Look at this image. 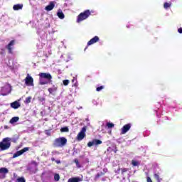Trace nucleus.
Returning <instances> with one entry per match:
<instances>
[{
	"mask_svg": "<svg viewBox=\"0 0 182 182\" xmlns=\"http://www.w3.org/2000/svg\"><path fill=\"white\" fill-rule=\"evenodd\" d=\"M107 127L108 129H113V127H114V124H113L112 122H107Z\"/></svg>",
	"mask_w": 182,
	"mask_h": 182,
	"instance_id": "obj_22",
	"label": "nucleus"
},
{
	"mask_svg": "<svg viewBox=\"0 0 182 182\" xmlns=\"http://www.w3.org/2000/svg\"><path fill=\"white\" fill-rule=\"evenodd\" d=\"M68 144V139L65 137L60 136L55 139L53 141V147H65Z\"/></svg>",
	"mask_w": 182,
	"mask_h": 182,
	"instance_id": "obj_2",
	"label": "nucleus"
},
{
	"mask_svg": "<svg viewBox=\"0 0 182 182\" xmlns=\"http://www.w3.org/2000/svg\"><path fill=\"white\" fill-rule=\"evenodd\" d=\"M93 140V141H94V145H95V146H99V144H102V141L101 140H100V139H92Z\"/></svg>",
	"mask_w": 182,
	"mask_h": 182,
	"instance_id": "obj_19",
	"label": "nucleus"
},
{
	"mask_svg": "<svg viewBox=\"0 0 182 182\" xmlns=\"http://www.w3.org/2000/svg\"><path fill=\"white\" fill-rule=\"evenodd\" d=\"M53 8H55V3H53V1H51L49 3V5L46 6L45 9L46 11H52V9H53Z\"/></svg>",
	"mask_w": 182,
	"mask_h": 182,
	"instance_id": "obj_15",
	"label": "nucleus"
},
{
	"mask_svg": "<svg viewBox=\"0 0 182 182\" xmlns=\"http://www.w3.org/2000/svg\"><path fill=\"white\" fill-rule=\"evenodd\" d=\"M5 53V49L2 48L0 51V55H4Z\"/></svg>",
	"mask_w": 182,
	"mask_h": 182,
	"instance_id": "obj_36",
	"label": "nucleus"
},
{
	"mask_svg": "<svg viewBox=\"0 0 182 182\" xmlns=\"http://www.w3.org/2000/svg\"><path fill=\"white\" fill-rule=\"evenodd\" d=\"M121 171H122L121 174H124V173H127V171H129V168H122Z\"/></svg>",
	"mask_w": 182,
	"mask_h": 182,
	"instance_id": "obj_30",
	"label": "nucleus"
},
{
	"mask_svg": "<svg viewBox=\"0 0 182 182\" xmlns=\"http://www.w3.org/2000/svg\"><path fill=\"white\" fill-rule=\"evenodd\" d=\"M74 163H75V164H76L77 168H80L81 166H80V164L79 163V159H75L74 160Z\"/></svg>",
	"mask_w": 182,
	"mask_h": 182,
	"instance_id": "obj_25",
	"label": "nucleus"
},
{
	"mask_svg": "<svg viewBox=\"0 0 182 182\" xmlns=\"http://www.w3.org/2000/svg\"><path fill=\"white\" fill-rule=\"evenodd\" d=\"M61 133H65L69 132V128L68 127H65L60 129Z\"/></svg>",
	"mask_w": 182,
	"mask_h": 182,
	"instance_id": "obj_23",
	"label": "nucleus"
},
{
	"mask_svg": "<svg viewBox=\"0 0 182 182\" xmlns=\"http://www.w3.org/2000/svg\"><path fill=\"white\" fill-rule=\"evenodd\" d=\"M24 81L26 86H33V78L29 75L24 79Z\"/></svg>",
	"mask_w": 182,
	"mask_h": 182,
	"instance_id": "obj_7",
	"label": "nucleus"
},
{
	"mask_svg": "<svg viewBox=\"0 0 182 182\" xmlns=\"http://www.w3.org/2000/svg\"><path fill=\"white\" fill-rule=\"evenodd\" d=\"M178 31L179 33H182V28H179L178 29Z\"/></svg>",
	"mask_w": 182,
	"mask_h": 182,
	"instance_id": "obj_38",
	"label": "nucleus"
},
{
	"mask_svg": "<svg viewBox=\"0 0 182 182\" xmlns=\"http://www.w3.org/2000/svg\"><path fill=\"white\" fill-rule=\"evenodd\" d=\"M31 100H32V97H28L26 98L24 103H26V105H28V103H31Z\"/></svg>",
	"mask_w": 182,
	"mask_h": 182,
	"instance_id": "obj_21",
	"label": "nucleus"
},
{
	"mask_svg": "<svg viewBox=\"0 0 182 182\" xmlns=\"http://www.w3.org/2000/svg\"><path fill=\"white\" fill-rule=\"evenodd\" d=\"M10 106L12 109H19L21 107V103L18 101H14L10 104Z\"/></svg>",
	"mask_w": 182,
	"mask_h": 182,
	"instance_id": "obj_13",
	"label": "nucleus"
},
{
	"mask_svg": "<svg viewBox=\"0 0 182 182\" xmlns=\"http://www.w3.org/2000/svg\"><path fill=\"white\" fill-rule=\"evenodd\" d=\"M54 180L55 181H59V180H60V176H59V174L56 173L54 175Z\"/></svg>",
	"mask_w": 182,
	"mask_h": 182,
	"instance_id": "obj_28",
	"label": "nucleus"
},
{
	"mask_svg": "<svg viewBox=\"0 0 182 182\" xmlns=\"http://www.w3.org/2000/svg\"><path fill=\"white\" fill-rule=\"evenodd\" d=\"M8 173H9V170H8V168L5 167L0 168V178H5Z\"/></svg>",
	"mask_w": 182,
	"mask_h": 182,
	"instance_id": "obj_8",
	"label": "nucleus"
},
{
	"mask_svg": "<svg viewBox=\"0 0 182 182\" xmlns=\"http://www.w3.org/2000/svg\"><path fill=\"white\" fill-rule=\"evenodd\" d=\"M83 181V178L80 177H73L68 179V182H80Z\"/></svg>",
	"mask_w": 182,
	"mask_h": 182,
	"instance_id": "obj_14",
	"label": "nucleus"
},
{
	"mask_svg": "<svg viewBox=\"0 0 182 182\" xmlns=\"http://www.w3.org/2000/svg\"><path fill=\"white\" fill-rule=\"evenodd\" d=\"M100 38L99 36H95L94 38L90 39L87 43V46H90V45H95L97 42H99Z\"/></svg>",
	"mask_w": 182,
	"mask_h": 182,
	"instance_id": "obj_10",
	"label": "nucleus"
},
{
	"mask_svg": "<svg viewBox=\"0 0 182 182\" xmlns=\"http://www.w3.org/2000/svg\"><path fill=\"white\" fill-rule=\"evenodd\" d=\"M29 147H25L23 149H21L20 151H17L13 155V159H16V157H19V156H22L23 153H26V151H28Z\"/></svg>",
	"mask_w": 182,
	"mask_h": 182,
	"instance_id": "obj_6",
	"label": "nucleus"
},
{
	"mask_svg": "<svg viewBox=\"0 0 182 182\" xmlns=\"http://www.w3.org/2000/svg\"><path fill=\"white\" fill-rule=\"evenodd\" d=\"M86 137V127H83L81 129V131L78 133L77 135V140L78 141H81V140H83Z\"/></svg>",
	"mask_w": 182,
	"mask_h": 182,
	"instance_id": "obj_5",
	"label": "nucleus"
},
{
	"mask_svg": "<svg viewBox=\"0 0 182 182\" xmlns=\"http://www.w3.org/2000/svg\"><path fill=\"white\" fill-rule=\"evenodd\" d=\"M102 176H105V173L101 172V173H97V174L95 175V178H96V180H97V178H100V177H102Z\"/></svg>",
	"mask_w": 182,
	"mask_h": 182,
	"instance_id": "obj_27",
	"label": "nucleus"
},
{
	"mask_svg": "<svg viewBox=\"0 0 182 182\" xmlns=\"http://www.w3.org/2000/svg\"><path fill=\"white\" fill-rule=\"evenodd\" d=\"M170 6H171V3H170V2L169 3L166 2L164 4V8L165 9H168V8H170Z\"/></svg>",
	"mask_w": 182,
	"mask_h": 182,
	"instance_id": "obj_20",
	"label": "nucleus"
},
{
	"mask_svg": "<svg viewBox=\"0 0 182 182\" xmlns=\"http://www.w3.org/2000/svg\"><path fill=\"white\" fill-rule=\"evenodd\" d=\"M39 85H48L52 80V75L50 73H40L39 75Z\"/></svg>",
	"mask_w": 182,
	"mask_h": 182,
	"instance_id": "obj_1",
	"label": "nucleus"
},
{
	"mask_svg": "<svg viewBox=\"0 0 182 182\" xmlns=\"http://www.w3.org/2000/svg\"><path fill=\"white\" fill-rule=\"evenodd\" d=\"M154 178H156V180L158 181V182H160V176H159V174L157 173H155L154 175Z\"/></svg>",
	"mask_w": 182,
	"mask_h": 182,
	"instance_id": "obj_31",
	"label": "nucleus"
},
{
	"mask_svg": "<svg viewBox=\"0 0 182 182\" xmlns=\"http://www.w3.org/2000/svg\"><path fill=\"white\" fill-rule=\"evenodd\" d=\"M63 85L64 86H68V85H69V80H64Z\"/></svg>",
	"mask_w": 182,
	"mask_h": 182,
	"instance_id": "obj_33",
	"label": "nucleus"
},
{
	"mask_svg": "<svg viewBox=\"0 0 182 182\" xmlns=\"http://www.w3.org/2000/svg\"><path fill=\"white\" fill-rule=\"evenodd\" d=\"M86 49H87V47H86V48H85V50H86Z\"/></svg>",
	"mask_w": 182,
	"mask_h": 182,
	"instance_id": "obj_39",
	"label": "nucleus"
},
{
	"mask_svg": "<svg viewBox=\"0 0 182 182\" xmlns=\"http://www.w3.org/2000/svg\"><path fill=\"white\" fill-rule=\"evenodd\" d=\"M132 164L134 166V167H136L137 166H140V163L137 161L132 160Z\"/></svg>",
	"mask_w": 182,
	"mask_h": 182,
	"instance_id": "obj_24",
	"label": "nucleus"
},
{
	"mask_svg": "<svg viewBox=\"0 0 182 182\" xmlns=\"http://www.w3.org/2000/svg\"><path fill=\"white\" fill-rule=\"evenodd\" d=\"M14 45H15V40H12L6 46V49H8L9 53H12V46H14Z\"/></svg>",
	"mask_w": 182,
	"mask_h": 182,
	"instance_id": "obj_11",
	"label": "nucleus"
},
{
	"mask_svg": "<svg viewBox=\"0 0 182 182\" xmlns=\"http://www.w3.org/2000/svg\"><path fill=\"white\" fill-rule=\"evenodd\" d=\"M90 15H91L90 10H85V11L80 13L77 17V23L85 21V19H87Z\"/></svg>",
	"mask_w": 182,
	"mask_h": 182,
	"instance_id": "obj_4",
	"label": "nucleus"
},
{
	"mask_svg": "<svg viewBox=\"0 0 182 182\" xmlns=\"http://www.w3.org/2000/svg\"><path fill=\"white\" fill-rule=\"evenodd\" d=\"M146 181L147 182H153V181L151 180V178H150L149 176L146 177Z\"/></svg>",
	"mask_w": 182,
	"mask_h": 182,
	"instance_id": "obj_35",
	"label": "nucleus"
},
{
	"mask_svg": "<svg viewBox=\"0 0 182 182\" xmlns=\"http://www.w3.org/2000/svg\"><path fill=\"white\" fill-rule=\"evenodd\" d=\"M16 182H26L24 177H19L17 178Z\"/></svg>",
	"mask_w": 182,
	"mask_h": 182,
	"instance_id": "obj_26",
	"label": "nucleus"
},
{
	"mask_svg": "<svg viewBox=\"0 0 182 182\" xmlns=\"http://www.w3.org/2000/svg\"><path fill=\"white\" fill-rule=\"evenodd\" d=\"M120 170H122V168H119L115 173H117V174H120Z\"/></svg>",
	"mask_w": 182,
	"mask_h": 182,
	"instance_id": "obj_37",
	"label": "nucleus"
},
{
	"mask_svg": "<svg viewBox=\"0 0 182 182\" xmlns=\"http://www.w3.org/2000/svg\"><path fill=\"white\" fill-rule=\"evenodd\" d=\"M19 120V118L18 117H14L10 119L11 124H14V123H16Z\"/></svg>",
	"mask_w": 182,
	"mask_h": 182,
	"instance_id": "obj_17",
	"label": "nucleus"
},
{
	"mask_svg": "<svg viewBox=\"0 0 182 182\" xmlns=\"http://www.w3.org/2000/svg\"><path fill=\"white\" fill-rule=\"evenodd\" d=\"M87 146H88V147H92V146H95V142H94L93 139H92V141H90L87 143Z\"/></svg>",
	"mask_w": 182,
	"mask_h": 182,
	"instance_id": "obj_32",
	"label": "nucleus"
},
{
	"mask_svg": "<svg viewBox=\"0 0 182 182\" xmlns=\"http://www.w3.org/2000/svg\"><path fill=\"white\" fill-rule=\"evenodd\" d=\"M132 128V124H127L121 129V134H126Z\"/></svg>",
	"mask_w": 182,
	"mask_h": 182,
	"instance_id": "obj_9",
	"label": "nucleus"
},
{
	"mask_svg": "<svg viewBox=\"0 0 182 182\" xmlns=\"http://www.w3.org/2000/svg\"><path fill=\"white\" fill-rule=\"evenodd\" d=\"M52 161H55L57 164H60V160H55V158H51Z\"/></svg>",
	"mask_w": 182,
	"mask_h": 182,
	"instance_id": "obj_34",
	"label": "nucleus"
},
{
	"mask_svg": "<svg viewBox=\"0 0 182 182\" xmlns=\"http://www.w3.org/2000/svg\"><path fill=\"white\" fill-rule=\"evenodd\" d=\"M48 91L49 92L50 95H55L56 92H58V86L53 85V87L48 88Z\"/></svg>",
	"mask_w": 182,
	"mask_h": 182,
	"instance_id": "obj_12",
	"label": "nucleus"
},
{
	"mask_svg": "<svg viewBox=\"0 0 182 182\" xmlns=\"http://www.w3.org/2000/svg\"><path fill=\"white\" fill-rule=\"evenodd\" d=\"M57 16H58V18L60 19H64L65 18V14H63V11H59L57 13Z\"/></svg>",
	"mask_w": 182,
	"mask_h": 182,
	"instance_id": "obj_18",
	"label": "nucleus"
},
{
	"mask_svg": "<svg viewBox=\"0 0 182 182\" xmlns=\"http://www.w3.org/2000/svg\"><path fill=\"white\" fill-rule=\"evenodd\" d=\"M103 89H105V86L101 85V86L96 88V91L97 92H100L101 90H103Z\"/></svg>",
	"mask_w": 182,
	"mask_h": 182,
	"instance_id": "obj_29",
	"label": "nucleus"
},
{
	"mask_svg": "<svg viewBox=\"0 0 182 182\" xmlns=\"http://www.w3.org/2000/svg\"><path fill=\"white\" fill-rule=\"evenodd\" d=\"M11 147V138L6 137L2 139L0 142V151H4V150H8Z\"/></svg>",
	"mask_w": 182,
	"mask_h": 182,
	"instance_id": "obj_3",
	"label": "nucleus"
},
{
	"mask_svg": "<svg viewBox=\"0 0 182 182\" xmlns=\"http://www.w3.org/2000/svg\"><path fill=\"white\" fill-rule=\"evenodd\" d=\"M22 8H23V4H15L13 6L14 11H19V10L22 9Z\"/></svg>",
	"mask_w": 182,
	"mask_h": 182,
	"instance_id": "obj_16",
	"label": "nucleus"
}]
</instances>
